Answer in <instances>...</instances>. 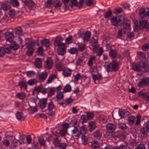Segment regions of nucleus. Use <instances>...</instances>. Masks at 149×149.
<instances>
[{
  "label": "nucleus",
  "instance_id": "052dcab7",
  "mask_svg": "<svg viewBox=\"0 0 149 149\" xmlns=\"http://www.w3.org/2000/svg\"><path fill=\"white\" fill-rule=\"evenodd\" d=\"M71 89V88L70 85L69 84H68L64 87L63 91L65 92H67L70 91Z\"/></svg>",
  "mask_w": 149,
  "mask_h": 149
},
{
  "label": "nucleus",
  "instance_id": "4468645a",
  "mask_svg": "<svg viewBox=\"0 0 149 149\" xmlns=\"http://www.w3.org/2000/svg\"><path fill=\"white\" fill-rule=\"evenodd\" d=\"M48 73L46 71H44L38 75V78L39 80L44 81L48 76Z\"/></svg>",
  "mask_w": 149,
  "mask_h": 149
},
{
  "label": "nucleus",
  "instance_id": "423d86ee",
  "mask_svg": "<svg viewBox=\"0 0 149 149\" xmlns=\"http://www.w3.org/2000/svg\"><path fill=\"white\" fill-rule=\"evenodd\" d=\"M90 45L93 47L92 48L93 53H95L96 49L98 47V38L96 36L92 37L89 41Z\"/></svg>",
  "mask_w": 149,
  "mask_h": 149
},
{
  "label": "nucleus",
  "instance_id": "412c9836",
  "mask_svg": "<svg viewBox=\"0 0 149 149\" xmlns=\"http://www.w3.org/2000/svg\"><path fill=\"white\" fill-rule=\"evenodd\" d=\"M140 132L141 137V139H143L146 138L148 136V131H147L146 130L142 128L140 130Z\"/></svg>",
  "mask_w": 149,
  "mask_h": 149
},
{
  "label": "nucleus",
  "instance_id": "a19ab883",
  "mask_svg": "<svg viewBox=\"0 0 149 149\" xmlns=\"http://www.w3.org/2000/svg\"><path fill=\"white\" fill-rule=\"evenodd\" d=\"M98 119L100 122L103 123H106L107 122V118L106 116L103 115H100L99 116Z\"/></svg>",
  "mask_w": 149,
  "mask_h": 149
},
{
  "label": "nucleus",
  "instance_id": "c85d7f7f",
  "mask_svg": "<svg viewBox=\"0 0 149 149\" xmlns=\"http://www.w3.org/2000/svg\"><path fill=\"white\" fill-rule=\"evenodd\" d=\"M106 128L108 130L113 131L116 129V126L115 125L113 124L109 123L107 125Z\"/></svg>",
  "mask_w": 149,
  "mask_h": 149
},
{
  "label": "nucleus",
  "instance_id": "de8ad7c7",
  "mask_svg": "<svg viewBox=\"0 0 149 149\" xmlns=\"http://www.w3.org/2000/svg\"><path fill=\"white\" fill-rule=\"evenodd\" d=\"M53 1L52 0H47L45 3L46 7L48 8H50L52 4H53Z\"/></svg>",
  "mask_w": 149,
  "mask_h": 149
},
{
  "label": "nucleus",
  "instance_id": "7ed1b4c3",
  "mask_svg": "<svg viewBox=\"0 0 149 149\" xmlns=\"http://www.w3.org/2000/svg\"><path fill=\"white\" fill-rule=\"evenodd\" d=\"M11 4L14 7H17L19 6V2L17 0H10V2L3 3L1 7L2 9H9L11 8Z\"/></svg>",
  "mask_w": 149,
  "mask_h": 149
},
{
  "label": "nucleus",
  "instance_id": "a211bd4d",
  "mask_svg": "<svg viewBox=\"0 0 149 149\" xmlns=\"http://www.w3.org/2000/svg\"><path fill=\"white\" fill-rule=\"evenodd\" d=\"M93 137L95 139L99 140L102 136V133L100 131L97 130L93 133Z\"/></svg>",
  "mask_w": 149,
  "mask_h": 149
},
{
  "label": "nucleus",
  "instance_id": "aec40b11",
  "mask_svg": "<svg viewBox=\"0 0 149 149\" xmlns=\"http://www.w3.org/2000/svg\"><path fill=\"white\" fill-rule=\"evenodd\" d=\"M47 98H43L40 100L39 104V107L41 109L45 108L46 107V104L47 103Z\"/></svg>",
  "mask_w": 149,
  "mask_h": 149
},
{
  "label": "nucleus",
  "instance_id": "bb28decb",
  "mask_svg": "<svg viewBox=\"0 0 149 149\" xmlns=\"http://www.w3.org/2000/svg\"><path fill=\"white\" fill-rule=\"evenodd\" d=\"M119 115L121 118H123L128 116L130 114L129 112L125 110H119Z\"/></svg>",
  "mask_w": 149,
  "mask_h": 149
},
{
  "label": "nucleus",
  "instance_id": "603ef678",
  "mask_svg": "<svg viewBox=\"0 0 149 149\" xmlns=\"http://www.w3.org/2000/svg\"><path fill=\"white\" fill-rule=\"evenodd\" d=\"M82 143L84 145H86L87 144V142L88 141V138L85 135H83L81 137Z\"/></svg>",
  "mask_w": 149,
  "mask_h": 149
},
{
  "label": "nucleus",
  "instance_id": "393cba45",
  "mask_svg": "<svg viewBox=\"0 0 149 149\" xmlns=\"http://www.w3.org/2000/svg\"><path fill=\"white\" fill-rule=\"evenodd\" d=\"M27 83L25 81H22L19 83V86L21 90L26 91L27 88Z\"/></svg>",
  "mask_w": 149,
  "mask_h": 149
},
{
  "label": "nucleus",
  "instance_id": "6e6d98bb",
  "mask_svg": "<svg viewBox=\"0 0 149 149\" xmlns=\"http://www.w3.org/2000/svg\"><path fill=\"white\" fill-rule=\"evenodd\" d=\"M67 132V129L65 128H63V129L60 131V134L62 136H65L66 135Z\"/></svg>",
  "mask_w": 149,
  "mask_h": 149
},
{
  "label": "nucleus",
  "instance_id": "37998d69",
  "mask_svg": "<svg viewBox=\"0 0 149 149\" xmlns=\"http://www.w3.org/2000/svg\"><path fill=\"white\" fill-rule=\"evenodd\" d=\"M117 52L115 49H112L109 52V56L112 58H115L117 55Z\"/></svg>",
  "mask_w": 149,
  "mask_h": 149
},
{
  "label": "nucleus",
  "instance_id": "72a5a7b5",
  "mask_svg": "<svg viewBox=\"0 0 149 149\" xmlns=\"http://www.w3.org/2000/svg\"><path fill=\"white\" fill-rule=\"evenodd\" d=\"M147 93L145 90H143L138 93V95L139 97L143 99Z\"/></svg>",
  "mask_w": 149,
  "mask_h": 149
},
{
  "label": "nucleus",
  "instance_id": "c9c22d12",
  "mask_svg": "<svg viewBox=\"0 0 149 149\" xmlns=\"http://www.w3.org/2000/svg\"><path fill=\"white\" fill-rule=\"evenodd\" d=\"M96 61V57L95 56H92L90 57L88 61V64L90 66H92L93 64L95 63Z\"/></svg>",
  "mask_w": 149,
  "mask_h": 149
},
{
  "label": "nucleus",
  "instance_id": "774afa93",
  "mask_svg": "<svg viewBox=\"0 0 149 149\" xmlns=\"http://www.w3.org/2000/svg\"><path fill=\"white\" fill-rule=\"evenodd\" d=\"M135 149H146V147L144 144H140L137 146Z\"/></svg>",
  "mask_w": 149,
  "mask_h": 149
},
{
  "label": "nucleus",
  "instance_id": "9d476101",
  "mask_svg": "<svg viewBox=\"0 0 149 149\" xmlns=\"http://www.w3.org/2000/svg\"><path fill=\"white\" fill-rule=\"evenodd\" d=\"M5 38L9 42H12L14 38V36L11 32H7L5 33Z\"/></svg>",
  "mask_w": 149,
  "mask_h": 149
},
{
  "label": "nucleus",
  "instance_id": "e2e57ef3",
  "mask_svg": "<svg viewBox=\"0 0 149 149\" xmlns=\"http://www.w3.org/2000/svg\"><path fill=\"white\" fill-rule=\"evenodd\" d=\"M86 114L87 118L89 120L92 119L94 116V114L93 113L87 112Z\"/></svg>",
  "mask_w": 149,
  "mask_h": 149
},
{
  "label": "nucleus",
  "instance_id": "e433bc0d",
  "mask_svg": "<svg viewBox=\"0 0 149 149\" xmlns=\"http://www.w3.org/2000/svg\"><path fill=\"white\" fill-rule=\"evenodd\" d=\"M3 47L4 49L5 53L9 54L11 52V49L9 44H6L4 45Z\"/></svg>",
  "mask_w": 149,
  "mask_h": 149
},
{
  "label": "nucleus",
  "instance_id": "13d9d810",
  "mask_svg": "<svg viewBox=\"0 0 149 149\" xmlns=\"http://www.w3.org/2000/svg\"><path fill=\"white\" fill-rule=\"evenodd\" d=\"M26 117L21 112H19V121H23L25 120Z\"/></svg>",
  "mask_w": 149,
  "mask_h": 149
},
{
  "label": "nucleus",
  "instance_id": "680f3d73",
  "mask_svg": "<svg viewBox=\"0 0 149 149\" xmlns=\"http://www.w3.org/2000/svg\"><path fill=\"white\" fill-rule=\"evenodd\" d=\"M36 79H35L29 80L28 82V84L30 85H32L37 83Z\"/></svg>",
  "mask_w": 149,
  "mask_h": 149
},
{
  "label": "nucleus",
  "instance_id": "4c0bfd02",
  "mask_svg": "<svg viewBox=\"0 0 149 149\" xmlns=\"http://www.w3.org/2000/svg\"><path fill=\"white\" fill-rule=\"evenodd\" d=\"M72 135L74 136H79L81 134V132L76 127H74V129L72 130Z\"/></svg>",
  "mask_w": 149,
  "mask_h": 149
},
{
  "label": "nucleus",
  "instance_id": "ddd939ff",
  "mask_svg": "<svg viewBox=\"0 0 149 149\" xmlns=\"http://www.w3.org/2000/svg\"><path fill=\"white\" fill-rule=\"evenodd\" d=\"M62 40V37L59 35L56 37L54 41V45L55 46H58L62 45L65 44V43H62L61 41Z\"/></svg>",
  "mask_w": 149,
  "mask_h": 149
},
{
  "label": "nucleus",
  "instance_id": "bf43d9fd",
  "mask_svg": "<svg viewBox=\"0 0 149 149\" xmlns=\"http://www.w3.org/2000/svg\"><path fill=\"white\" fill-rule=\"evenodd\" d=\"M111 23L114 25H116L118 23L117 18L116 17H113L111 19Z\"/></svg>",
  "mask_w": 149,
  "mask_h": 149
},
{
  "label": "nucleus",
  "instance_id": "0eeeda50",
  "mask_svg": "<svg viewBox=\"0 0 149 149\" xmlns=\"http://www.w3.org/2000/svg\"><path fill=\"white\" fill-rule=\"evenodd\" d=\"M91 33L90 31H87L85 33H81L80 31L79 37L83 38L84 42H87L89 40L91 36Z\"/></svg>",
  "mask_w": 149,
  "mask_h": 149
},
{
  "label": "nucleus",
  "instance_id": "7c9ffc66",
  "mask_svg": "<svg viewBox=\"0 0 149 149\" xmlns=\"http://www.w3.org/2000/svg\"><path fill=\"white\" fill-rule=\"evenodd\" d=\"M77 45L78 47L79 51L80 52L84 51L86 48V45L82 43L78 42Z\"/></svg>",
  "mask_w": 149,
  "mask_h": 149
},
{
  "label": "nucleus",
  "instance_id": "f704fd0d",
  "mask_svg": "<svg viewBox=\"0 0 149 149\" xmlns=\"http://www.w3.org/2000/svg\"><path fill=\"white\" fill-rule=\"evenodd\" d=\"M92 148L94 149H95L99 146V143L97 141L93 140L92 142L90 143Z\"/></svg>",
  "mask_w": 149,
  "mask_h": 149
},
{
  "label": "nucleus",
  "instance_id": "5701e85b",
  "mask_svg": "<svg viewBox=\"0 0 149 149\" xmlns=\"http://www.w3.org/2000/svg\"><path fill=\"white\" fill-rule=\"evenodd\" d=\"M8 18L6 15H4L0 20V26L5 25L8 22Z\"/></svg>",
  "mask_w": 149,
  "mask_h": 149
},
{
  "label": "nucleus",
  "instance_id": "c756f323",
  "mask_svg": "<svg viewBox=\"0 0 149 149\" xmlns=\"http://www.w3.org/2000/svg\"><path fill=\"white\" fill-rule=\"evenodd\" d=\"M61 140L59 138H54L53 140V143L56 147H58L61 143Z\"/></svg>",
  "mask_w": 149,
  "mask_h": 149
},
{
  "label": "nucleus",
  "instance_id": "49530a36",
  "mask_svg": "<svg viewBox=\"0 0 149 149\" xmlns=\"http://www.w3.org/2000/svg\"><path fill=\"white\" fill-rule=\"evenodd\" d=\"M133 26L134 30L135 32L138 31L139 29H140V25H139L137 21L134 22Z\"/></svg>",
  "mask_w": 149,
  "mask_h": 149
},
{
  "label": "nucleus",
  "instance_id": "20e7f679",
  "mask_svg": "<svg viewBox=\"0 0 149 149\" xmlns=\"http://www.w3.org/2000/svg\"><path fill=\"white\" fill-rule=\"evenodd\" d=\"M35 41L33 40H29L26 43V46L28 49L26 53L27 55L29 56H31L33 53L34 50L33 47Z\"/></svg>",
  "mask_w": 149,
  "mask_h": 149
},
{
  "label": "nucleus",
  "instance_id": "0e129e2a",
  "mask_svg": "<svg viewBox=\"0 0 149 149\" xmlns=\"http://www.w3.org/2000/svg\"><path fill=\"white\" fill-rule=\"evenodd\" d=\"M85 3L86 5L88 6H93L94 4L93 0H86Z\"/></svg>",
  "mask_w": 149,
  "mask_h": 149
},
{
  "label": "nucleus",
  "instance_id": "5fc2aeb1",
  "mask_svg": "<svg viewBox=\"0 0 149 149\" xmlns=\"http://www.w3.org/2000/svg\"><path fill=\"white\" fill-rule=\"evenodd\" d=\"M89 126L90 128V130L91 131H92L93 130H94L96 127L95 124L93 122L89 123Z\"/></svg>",
  "mask_w": 149,
  "mask_h": 149
},
{
  "label": "nucleus",
  "instance_id": "f3484780",
  "mask_svg": "<svg viewBox=\"0 0 149 149\" xmlns=\"http://www.w3.org/2000/svg\"><path fill=\"white\" fill-rule=\"evenodd\" d=\"M19 144H23L26 142V136L22 133L19 134Z\"/></svg>",
  "mask_w": 149,
  "mask_h": 149
},
{
  "label": "nucleus",
  "instance_id": "a878e982",
  "mask_svg": "<svg viewBox=\"0 0 149 149\" xmlns=\"http://www.w3.org/2000/svg\"><path fill=\"white\" fill-rule=\"evenodd\" d=\"M35 66L38 68H40L42 66V61L41 58H38L36 59L34 62Z\"/></svg>",
  "mask_w": 149,
  "mask_h": 149
},
{
  "label": "nucleus",
  "instance_id": "6ab92c4d",
  "mask_svg": "<svg viewBox=\"0 0 149 149\" xmlns=\"http://www.w3.org/2000/svg\"><path fill=\"white\" fill-rule=\"evenodd\" d=\"M113 138L118 137L120 139H124L125 138V136L121 134L120 132L118 131L112 133Z\"/></svg>",
  "mask_w": 149,
  "mask_h": 149
},
{
  "label": "nucleus",
  "instance_id": "f03ea898",
  "mask_svg": "<svg viewBox=\"0 0 149 149\" xmlns=\"http://www.w3.org/2000/svg\"><path fill=\"white\" fill-rule=\"evenodd\" d=\"M104 66L108 72L112 71H116L118 69V65L116 61H113L111 62H106Z\"/></svg>",
  "mask_w": 149,
  "mask_h": 149
},
{
  "label": "nucleus",
  "instance_id": "ea45409f",
  "mask_svg": "<svg viewBox=\"0 0 149 149\" xmlns=\"http://www.w3.org/2000/svg\"><path fill=\"white\" fill-rule=\"evenodd\" d=\"M56 77V75L54 74H53L50 75L47 80V84L51 83Z\"/></svg>",
  "mask_w": 149,
  "mask_h": 149
},
{
  "label": "nucleus",
  "instance_id": "4d7b16f0",
  "mask_svg": "<svg viewBox=\"0 0 149 149\" xmlns=\"http://www.w3.org/2000/svg\"><path fill=\"white\" fill-rule=\"evenodd\" d=\"M42 86H39L34 88L33 91H35L37 93L41 92L42 91Z\"/></svg>",
  "mask_w": 149,
  "mask_h": 149
},
{
  "label": "nucleus",
  "instance_id": "dca6fc26",
  "mask_svg": "<svg viewBox=\"0 0 149 149\" xmlns=\"http://www.w3.org/2000/svg\"><path fill=\"white\" fill-rule=\"evenodd\" d=\"M21 1L24 2L28 6L29 8L33 7L35 6V3L31 0H20Z\"/></svg>",
  "mask_w": 149,
  "mask_h": 149
},
{
  "label": "nucleus",
  "instance_id": "8fccbe9b",
  "mask_svg": "<svg viewBox=\"0 0 149 149\" xmlns=\"http://www.w3.org/2000/svg\"><path fill=\"white\" fill-rule=\"evenodd\" d=\"M141 118V116L139 114L136 116V120L135 124L136 126H139L140 125Z\"/></svg>",
  "mask_w": 149,
  "mask_h": 149
},
{
  "label": "nucleus",
  "instance_id": "58836bf2",
  "mask_svg": "<svg viewBox=\"0 0 149 149\" xmlns=\"http://www.w3.org/2000/svg\"><path fill=\"white\" fill-rule=\"evenodd\" d=\"M68 52L72 54H77L78 53V49L75 47H71L68 49Z\"/></svg>",
  "mask_w": 149,
  "mask_h": 149
},
{
  "label": "nucleus",
  "instance_id": "6e6552de",
  "mask_svg": "<svg viewBox=\"0 0 149 149\" xmlns=\"http://www.w3.org/2000/svg\"><path fill=\"white\" fill-rule=\"evenodd\" d=\"M53 65V60L50 57H48L45 61L44 66L47 69H51Z\"/></svg>",
  "mask_w": 149,
  "mask_h": 149
},
{
  "label": "nucleus",
  "instance_id": "864d4df0",
  "mask_svg": "<svg viewBox=\"0 0 149 149\" xmlns=\"http://www.w3.org/2000/svg\"><path fill=\"white\" fill-rule=\"evenodd\" d=\"M142 127L143 128V129H144L146 131L149 132V120L145 123Z\"/></svg>",
  "mask_w": 149,
  "mask_h": 149
},
{
  "label": "nucleus",
  "instance_id": "cd10ccee",
  "mask_svg": "<svg viewBox=\"0 0 149 149\" xmlns=\"http://www.w3.org/2000/svg\"><path fill=\"white\" fill-rule=\"evenodd\" d=\"M62 4V3L59 0L53 1V5L55 9L59 8L61 6Z\"/></svg>",
  "mask_w": 149,
  "mask_h": 149
},
{
  "label": "nucleus",
  "instance_id": "09e8293b",
  "mask_svg": "<svg viewBox=\"0 0 149 149\" xmlns=\"http://www.w3.org/2000/svg\"><path fill=\"white\" fill-rule=\"evenodd\" d=\"M48 91V96L51 97L52 95L54 94V93L56 91V89L54 88H49Z\"/></svg>",
  "mask_w": 149,
  "mask_h": 149
},
{
  "label": "nucleus",
  "instance_id": "c03bdc74",
  "mask_svg": "<svg viewBox=\"0 0 149 149\" xmlns=\"http://www.w3.org/2000/svg\"><path fill=\"white\" fill-rule=\"evenodd\" d=\"M135 117L133 116H131L128 117V121L130 125H133L134 123Z\"/></svg>",
  "mask_w": 149,
  "mask_h": 149
},
{
  "label": "nucleus",
  "instance_id": "79ce46f5",
  "mask_svg": "<svg viewBox=\"0 0 149 149\" xmlns=\"http://www.w3.org/2000/svg\"><path fill=\"white\" fill-rule=\"evenodd\" d=\"M62 1L63 4V8L64 9H69V6L68 4L69 1H70V0H62Z\"/></svg>",
  "mask_w": 149,
  "mask_h": 149
},
{
  "label": "nucleus",
  "instance_id": "2eb2a0df",
  "mask_svg": "<svg viewBox=\"0 0 149 149\" xmlns=\"http://www.w3.org/2000/svg\"><path fill=\"white\" fill-rule=\"evenodd\" d=\"M122 26H123V29L124 30V33L125 34L127 32L130 31L131 29L130 25L128 22L124 23L122 24Z\"/></svg>",
  "mask_w": 149,
  "mask_h": 149
},
{
  "label": "nucleus",
  "instance_id": "f257e3e1",
  "mask_svg": "<svg viewBox=\"0 0 149 149\" xmlns=\"http://www.w3.org/2000/svg\"><path fill=\"white\" fill-rule=\"evenodd\" d=\"M132 68L134 70L139 72L142 70L144 72L148 71V68L147 63L144 62H141L139 63H133Z\"/></svg>",
  "mask_w": 149,
  "mask_h": 149
},
{
  "label": "nucleus",
  "instance_id": "4be33fe9",
  "mask_svg": "<svg viewBox=\"0 0 149 149\" xmlns=\"http://www.w3.org/2000/svg\"><path fill=\"white\" fill-rule=\"evenodd\" d=\"M117 18L118 24L122 27V24L125 22V20L124 17L122 15L118 16Z\"/></svg>",
  "mask_w": 149,
  "mask_h": 149
},
{
  "label": "nucleus",
  "instance_id": "69168bd1",
  "mask_svg": "<svg viewBox=\"0 0 149 149\" xmlns=\"http://www.w3.org/2000/svg\"><path fill=\"white\" fill-rule=\"evenodd\" d=\"M54 108V105L52 102H50L48 104V109L49 111H51Z\"/></svg>",
  "mask_w": 149,
  "mask_h": 149
},
{
  "label": "nucleus",
  "instance_id": "f8f14e48",
  "mask_svg": "<svg viewBox=\"0 0 149 149\" xmlns=\"http://www.w3.org/2000/svg\"><path fill=\"white\" fill-rule=\"evenodd\" d=\"M58 46L57 50L58 54L59 55H64L65 53V48L66 46L65 44Z\"/></svg>",
  "mask_w": 149,
  "mask_h": 149
},
{
  "label": "nucleus",
  "instance_id": "9b49d317",
  "mask_svg": "<svg viewBox=\"0 0 149 149\" xmlns=\"http://www.w3.org/2000/svg\"><path fill=\"white\" fill-rule=\"evenodd\" d=\"M149 84V78H142L139 82L138 86L140 88H143L145 86Z\"/></svg>",
  "mask_w": 149,
  "mask_h": 149
},
{
  "label": "nucleus",
  "instance_id": "3c124183",
  "mask_svg": "<svg viewBox=\"0 0 149 149\" xmlns=\"http://www.w3.org/2000/svg\"><path fill=\"white\" fill-rule=\"evenodd\" d=\"M42 44L43 46H45L46 47H49L50 45V43L49 40L46 39L42 40Z\"/></svg>",
  "mask_w": 149,
  "mask_h": 149
},
{
  "label": "nucleus",
  "instance_id": "1a4fd4ad",
  "mask_svg": "<svg viewBox=\"0 0 149 149\" xmlns=\"http://www.w3.org/2000/svg\"><path fill=\"white\" fill-rule=\"evenodd\" d=\"M139 22L141 29L145 28L146 31L149 30V24L146 21L143 19H139Z\"/></svg>",
  "mask_w": 149,
  "mask_h": 149
},
{
  "label": "nucleus",
  "instance_id": "39448f33",
  "mask_svg": "<svg viewBox=\"0 0 149 149\" xmlns=\"http://www.w3.org/2000/svg\"><path fill=\"white\" fill-rule=\"evenodd\" d=\"M84 0H79V3H78L77 0H70L71 3L69 4V8H72L74 7H78L79 9L82 8L84 5Z\"/></svg>",
  "mask_w": 149,
  "mask_h": 149
},
{
  "label": "nucleus",
  "instance_id": "a18cd8bd",
  "mask_svg": "<svg viewBox=\"0 0 149 149\" xmlns=\"http://www.w3.org/2000/svg\"><path fill=\"white\" fill-rule=\"evenodd\" d=\"M55 64L56 68L58 71H61L63 70V65L61 62H60Z\"/></svg>",
  "mask_w": 149,
  "mask_h": 149
},
{
  "label": "nucleus",
  "instance_id": "473e14b6",
  "mask_svg": "<svg viewBox=\"0 0 149 149\" xmlns=\"http://www.w3.org/2000/svg\"><path fill=\"white\" fill-rule=\"evenodd\" d=\"M10 42V44L9 45L11 49L15 50L19 48V46L15 42L13 41L12 42Z\"/></svg>",
  "mask_w": 149,
  "mask_h": 149
},
{
  "label": "nucleus",
  "instance_id": "338daca9",
  "mask_svg": "<svg viewBox=\"0 0 149 149\" xmlns=\"http://www.w3.org/2000/svg\"><path fill=\"white\" fill-rule=\"evenodd\" d=\"M112 13L111 11L110 10H109L105 13L104 15V17L106 18H107L110 17L112 16Z\"/></svg>",
  "mask_w": 149,
  "mask_h": 149
},
{
  "label": "nucleus",
  "instance_id": "b1692460",
  "mask_svg": "<svg viewBox=\"0 0 149 149\" xmlns=\"http://www.w3.org/2000/svg\"><path fill=\"white\" fill-rule=\"evenodd\" d=\"M72 70L69 68H66L63 70V74L65 77H70L72 73Z\"/></svg>",
  "mask_w": 149,
  "mask_h": 149
},
{
  "label": "nucleus",
  "instance_id": "2f4dec72",
  "mask_svg": "<svg viewBox=\"0 0 149 149\" xmlns=\"http://www.w3.org/2000/svg\"><path fill=\"white\" fill-rule=\"evenodd\" d=\"M118 126L119 128L122 130H125L127 128V127L125 123H122L120 121H119L118 123Z\"/></svg>",
  "mask_w": 149,
  "mask_h": 149
}]
</instances>
